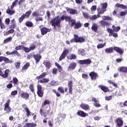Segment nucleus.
<instances>
[{"instance_id": "obj_1", "label": "nucleus", "mask_w": 127, "mask_h": 127, "mask_svg": "<svg viewBox=\"0 0 127 127\" xmlns=\"http://www.w3.org/2000/svg\"><path fill=\"white\" fill-rule=\"evenodd\" d=\"M64 19H65V21H68L69 23L72 19H71L70 16H64L63 15L62 17L57 16L51 21L52 26L55 30H57L60 27L61 20H64Z\"/></svg>"}, {"instance_id": "obj_2", "label": "nucleus", "mask_w": 127, "mask_h": 127, "mask_svg": "<svg viewBox=\"0 0 127 127\" xmlns=\"http://www.w3.org/2000/svg\"><path fill=\"white\" fill-rule=\"evenodd\" d=\"M108 4L107 3H103L100 4L97 8V11L98 14H103L105 11H106V8H107Z\"/></svg>"}, {"instance_id": "obj_3", "label": "nucleus", "mask_w": 127, "mask_h": 127, "mask_svg": "<svg viewBox=\"0 0 127 127\" xmlns=\"http://www.w3.org/2000/svg\"><path fill=\"white\" fill-rule=\"evenodd\" d=\"M9 104H10V100H8L4 104V111L7 114L10 113L11 111V108L9 107Z\"/></svg>"}, {"instance_id": "obj_4", "label": "nucleus", "mask_w": 127, "mask_h": 127, "mask_svg": "<svg viewBox=\"0 0 127 127\" xmlns=\"http://www.w3.org/2000/svg\"><path fill=\"white\" fill-rule=\"evenodd\" d=\"M115 123L116 124L117 127H122L124 125V121H123V119L121 118H118L116 119Z\"/></svg>"}, {"instance_id": "obj_5", "label": "nucleus", "mask_w": 127, "mask_h": 127, "mask_svg": "<svg viewBox=\"0 0 127 127\" xmlns=\"http://www.w3.org/2000/svg\"><path fill=\"white\" fill-rule=\"evenodd\" d=\"M91 61L90 59L79 60L77 62V63H79V64H80V65H84V64L85 65H89V64H91Z\"/></svg>"}, {"instance_id": "obj_6", "label": "nucleus", "mask_w": 127, "mask_h": 127, "mask_svg": "<svg viewBox=\"0 0 127 127\" xmlns=\"http://www.w3.org/2000/svg\"><path fill=\"white\" fill-rule=\"evenodd\" d=\"M37 94L39 97H42L43 96V91H42V87L41 85L38 84L37 85Z\"/></svg>"}, {"instance_id": "obj_7", "label": "nucleus", "mask_w": 127, "mask_h": 127, "mask_svg": "<svg viewBox=\"0 0 127 127\" xmlns=\"http://www.w3.org/2000/svg\"><path fill=\"white\" fill-rule=\"evenodd\" d=\"M69 52V51L68 50H64L62 55L60 56L59 58V61H62V60H63L66 57V55H67V54Z\"/></svg>"}, {"instance_id": "obj_8", "label": "nucleus", "mask_w": 127, "mask_h": 127, "mask_svg": "<svg viewBox=\"0 0 127 127\" xmlns=\"http://www.w3.org/2000/svg\"><path fill=\"white\" fill-rule=\"evenodd\" d=\"M8 73H9V69H6L4 74L1 71V69L0 70V76L3 77V78H7L8 77Z\"/></svg>"}, {"instance_id": "obj_9", "label": "nucleus", "mask_w": 127, "mask_h": 127, "mask_svg": "<svg viewBox=\"0 0 127 127\" xmlns=\"http://www.w3.org/2000/svg\"><path fill=\"white\" fill-rule=\"evenodd\" d=\"M76 64L75 63H70L67 68V71H72V70H74V69L76 68Z\"/></svg>"}, {"instance_id": "obj_10", "label": "nucleus", "mask_w": 127, "mask_h": 127, "mask_svg": "<svg viewBox=\"0 0 127 127\" xmlns=\"http://www.w3.org/2000/svg\"><path fill=\"white\" fill-rule=\"evenodd\" d=\"M80 107L81 109L84 110V111H90V107L88 104L82 103L80 104Z\"/></svg>"}, {"instance_id": "obj_11", "label": "nucleus", "mask_w": 127, "mask_h": 127, "mask_svg": "<svg viewBox=\"0 0 127 127\" xmlns=\"http://www.w3.org/2000/svg\"><path fill=\"white\" fill-rule=\"evenodd\" d=\"M33 57L37 64L40 61V59H41V56H40L39 54L34 55Z\"/></svg>"}, {"instance_id": "obj_12", "label": "nucleus", "mask_w": 127, "mask_h": 127, "mask_svg": "<svg viewBox=\"0 0 127 127\" xmlns=\"http://www.w3.org/2000/svg\"><path fill=\"white\" fill-rule=\"evenodd\" d=\"M75 39L76 40L77 43H78V42L79 43H82V42H84V41H85V39H84L83 37H79V36H78V35H76V37H75Z\"/></svg>"}, {"instance_id": "obj_13", "label": "nucleus", "mask_w": 127, "mask_h": 127, "mask_svg": "<svg viewBox=\"0 0 127 127\" xmlns=\"http://www.w3.org/2000/svg\"><path fill=\"white\" fill-rule=\"evenodd\" d=\"M20 97L23 99H24V100H27V99L29 98V94L26 92L22 93L20 94Z\"/></svg>"}, {"instance_id": "obj_14", "label": "nucleus", "mask_w": 127, "mask_h": 127, "mask_svg": "<svg viewBox=\"0 0 127 127\" xmlns=\"http://www.w3.org/2000/svg\"><path fill=\"white\" fill-rule=\"evenodd\" d=\"M89 76L91 77L92 80H96L97 77H98V74L94 72H91L89 73Z\"/></svg>"}, {"instance_id": "obj_15", "label": "nucleus", "mask_w": 127, "mask_h": 127, "mask_svg": "<svg viewBox=\"0 0 127 127\" xmlns=\"http://www.w3.org/2000/svg\"><path fill=\"white\" fill-rule=\"evenodd\" d=\"M77 114L78 116L82 117V118H85V117H87L88 116V114L84 112V111H78Z\"/></svg>"}, {"instance_id": "obj_16", "label": "nucleus", "mask_w": 127, "mask_h": 127, "mask_svg": "<svg viewBox=\"0 0 127 127\" xmlns=\"http://www.w3.org/2000/svg\"><path fill=\"white\" fill-rule=\"evenodd\" d=\"M41 34L42 35H44V34H46L47 32H50V29L47 28H43L41 30Z\"/></svg>"}, {"instance_id": "obj_17", "label": "nucleus", "mask_w": 127, "mask_h": 127, "mask_svg": "<svg viewBox=\"0 0 127 127\" xmlns=\"http://www.w3.org/2000/svg\"><path fill=\"white\" fill-rule=\"evenodd\" d=\"M114 49L115 51L117 52V53H119V54H123L124 53V50L118 47H115Z\"/></svg>"}, {"instance_id": "obj_18", "label": "nucleus", "mask_w": 127, "mask_h": 127, "mask_svg": "<svg viewBox=\"0 0 127 127\" xmlns=\"http://www.w3.org/2000/svg\"><path fill=\"white\" fill-rule=\"evenodd\" d=\"M99 23L101 24V25H102V26H107L108 25H110L109 22H107L105 20L100 21Z\"/></svg>"}, {"instance_id": "obj_19", "label": "nucleus", "mask_w": 127, "mask_h": 127, "mask_svg": "<svg viewBox=\"0 0 127 127\" xmlns=\"http://www.w3.org/2000/svg\"><path fill=\"white\" fill-rule=\"evenodd\" d=\"M77 53L79 55H81V56L86 55V51L83 49H78Z\"/></svg>"}, {"instance_id": "obj_20", "label": "nucleus", "mask_w": 127, "mask_h": 127, "mask_svg": "<svg viewBox=\"0 0 127 127\" xmlns=\"http://www.w3.org/2000/svg\"><path fill=\"white\" fill-rule=\"evenodd\" d=\"M44 64L45 66H46V68H48V69H49L50 67H51V63L49 61H45L44 62Z\"/></svg>"}, {"instance_id": "obj_21", "label": "nucleus", "mask_w": 127, "mask_h": 127, "mask_svg": "<svg viewBox=\"0 0 127 127\" xmlns=\"http://www.w3.org/2000/svg\"><path fill=\"white\" fill-rule=\"evenodd\" d=\"M99 88L101 89V90H103V92H109V88H108V87L104 86L103 85H99Z\"/></svg>"}, {"instance_id": "obj_22", "label": "nucleus", "mask_w": 127, "mask_h": 127, "mask_svg": "<svg viewBox=\"0 0 127 127\" xmlns=\"http://www.w3.org/2000/svg\"><path fill=\"white\" fill-rule=\"evenodd\" d=\"M36 126L37 125L35 123H26L24 126V127H36Z\"/></svg>"}, {"instance_id": "obj_23", "label": "nucleus", "mask_w": 127, "mask_h": 127, "mask_svg": "<svg viewBox=\"0 0 127 127\" xmlns=\"http://www.w3.org/2000/svg\"><path fill=\"white\" fill-rule=\"evenodd\" d=\"M25 110L26 111V116L27 118H28L29 116H33V115H34V114L31 113L29 109H28L27 108H25Z\"/></svg>"}, {"instance_id": "obj_24", "label": "nucleus", "mask_w": 127, "mask_h": 127, "mask_svg": "<svg viewBox=\"0 0 127 127\" xmlns=\"http://www.w3.org/2000/svg\"><path fill=\"white\" fill-rule=\"evenodd\" d=\"M67 11L70 14H75L77 13V10L73 9H67Z\"/></svg>"}, {"instance_id": "obj_25", "label": "nucleus", "mask_w": 127, "mask_h": 127, "mask_svg": "<svg viewBox=\"0 0 127 127\" xmlns=\"http://www.w3.org/2000/svg\"><path fill=\"white\" fill-rule=\"evenodd\" d=\"M116 6H117V7H120V8H123V9H127V6H126L123 4L117 3Z\"/></svg>"}, {"instance_id": "obj_26", "label": "nucleus", "mask_w": 127, "mask_h": 127, "mask_svg": "<svg viewBox=\"0 0 127 127\" xmlns=\"http://www.w3.org/2000/svg\"><path fill=\"white\" fill-rule=\"evenodd\" d=\"M30 66V64H29V63H27L24 65H23L22 69L24 71H26V70L28 69Z\"/></svg>"}, {"instance_id": "obj_27", "label": "nucleus", "mask_w": 127, "mask_h": 127, "mask_svg": "<svg viewBox=\"0 0 127 127\" xmlns=\"http://www.w3.org/2000/svg\"><path fill=\"white\" fill-rule=\"evenodd\" d=\"M81 26H82V24H81V22H77L75 23V25H74V29H78L80 28V27H81Z\"/></svg>"}, {"instance_id": "obj_28", "label": "nucleus", "mask_w": 127, "mask_h": 127, "mask_svg": "<svg viewBox=\"0 0 127 127\" xmlns=\"http://www.w3.org/2000/svg\"><path fill=\"white\" fill-rule=\"evenodd\" d=\"M113 51H114V48L113 47L107 48L105 50V52L106 53H113Z\"/></svg>"}, {"instance_id": "obj_29", "label": "nucleus", "mask_w": 127, "mask_h": 127, "mask_svg": "<svg viewBox=\"0 0 127 127\" xmlns=\"http://www.w3.org/2000/svg\"><path fill=\"white\" fill-rule=\"evenodd\" d=\"M91 29L93 30V31L96 32L98 29V25L97 24H93L91 27Z\"/></svg>"}, {"instance_id": "obj_30", "label": "nucleus", "mask_w": 127, "mask_h": 127, "mask_svg": "<svg viewBox=\"0 0 127 127\" xmlns=\"http://www.w3.org/2000/svg\"><path fill=\"white\" fill-rule=\"evenodd\" d=\"M46 76V72H43L40 75L36 77V79L37 80H39V79H42V78H44Z\"/></svg>"}, {"instance_id": "obj_31", "label": "nucleus", "mask_w": 127, "mask_h": 127, "mask_svg": "<svg viewBox=\"0 0 127 127\" xmlns=\"http://www.w3.org/2000/svg\"><path fill=\"white\" fill-rule=\"evenodd\" d=\"M102 18L103 19V20H113V18H112V17L107 16H102Z\"/></svg>"}, {"instance_id": "obj_32", "label": "nucleus", "mask_w": 127, "mask_h": 127, "mask_svg": "<svg viewBox=\"0 0 127 127\" xmlns=\"http://www.w3.org/2000/svg\"><path fill=\"white\" fill-rule=\"evenodd\" d=\"M55 65L57 66L59 72H62V70H63V68L58 63H55Z\"/></svg>"}, {"instance_id": "obj_33", "label": "nucleus", "mask_w": 127, "mask_h": 127, "mask_svg": "<svg viewBox=\"0 0 127 127\" xmlns=\"http://www.w3.org/2000/svg\"><path fill=\"white\" fill-rule=\"evenodd\" d=\"M15 12L13 10H10V9H7L6 10V13L9 14L10 15H12L13 13Z\"/></svg>"}, {"instance_id": "obj_34", "label": "nucleus", "mask_w": 127, "mask_h": 127, "mask_svg": "<svg viewBox=\"0 0 127 127\" xmlns=\"http://www.w3.org/2000/svg\"><path fill=\"white\" fill-rule=\"evenodd\" d=\"M39 83H48L49 82V79L48 78H43L42 80H40L38 81Z\"/></svg>"}, {"instance_id": "obj_35", "label": "nucleus", "mask_w": 127, "mask_h": 127, "mask_svg": "<svg viewBox=\"0 0 127 127\" xmlns=\"http://www.w3.org/2000/svg\"><path fill=\"white\" fill-rule=\"evenodd\" d=\"M106 46V43L104 44H99L97 46V48L98 49H101V48H104Z\"/></svg>"}, {"instance_id": "obj_36", "label": "nucleus", "mask_w": 127, "mask_h": 127, "mask_svg": "<svg viewBox=\"0 0 127 127\" xmlns=\"http://www.w3.org/2000/svg\"><path fill=\"white\" fill-rule=\"evenodd\" d=\"M112 28L114 29V31H115V32H118V31H119V30H121V27H120V26L115 27V25H113Z\"/></svg>"}, {"instance_id": "obj_37", "label": "nucleus", "mask_w": 127, "mask_h": 127, "mask_svg": "<svg viewBox=\"0 0 127 127\" xmlns=\"http://www.w3.org/2000/svg\"><path fill=\"white\" fill-rule=\"evenodd\" d=\"M11 40H12V38L11 37H9L7 38H6V39H5L3 41L4 43H7L8 42H10V41H11Z\"/></svg>"}, {"instance_id": "obj_38", "label": "nucleus", "mask_w": 127, "mask_h": 127, "mask_svg": "<svg viewBox=\"0 0 127 127\" xmlns=\"http://www.w3.org/2000/svg\"><path fill=\"white\" fill-rule=\"evenodd\" d=\"M89 18L91 20H96V19L98 18V16H97V15H93L92 16H89Z\"/></svg>"}, {"instance_id": "obj_39", "label": "nucleus", "mask_w": 127, "mask_h": 127, "mask_svg": "<svg viewBox=\"0 0 127 127\" xmlns=\"http://www.w3.org/2000/svg\"><path fill=\"white\" fill-rule=\"evenodd\" d=\"M23 50L26 53H28V52H30V51H31V50H30V48L27 47H23Z\"/></svg>"}, {"instance_id": "obj_40", "label": "nucleus", "mask_w": 127, "mask_h": 127, "mask_svg": "<svg viewBox=\"0 0 127 127\" xmlns=\"http://www.w3.org/2000/svg\"><path fill=\"white\" fill-rule=\"evenodd\" d=\"M50 85L51 86H57L58 85H59V83H58V81H52L50 82Z\"/></svg>"}, {"instance_id": "obj_41", "label": "nucleus", "mask_w": 127, "mask_h": 127, "mask_svg": "<svg viewBox=\"0 0 127 127\" xmlns=\"http://www.w3.org/2000/svg\"><path fill=\"white\" fill-rule=\"evenodd\" d=\"M30 14H31V10H30L29 11H27L25 15V18H28L30 15Z\"/></svg>"}, {"instance_id": "obj_42", "label": "nucleus", "mask_w": 127, "mask_h": 127, "mask_svg": "<svg viewBox=\"0 0 127 127\" xmlns=\"http://www.w3.org/2000/svg\"><path fill=\"white\" fill-rule=\"evenodd\" d=\"M5 63H12V61H11L7 58L4 57L3 61Z\"/></svg>"}, {"instance_id": "obj_43", "label": "nucleus", "mask_w": 127, "mask_h": 127, "mask_svg": "<svg viewBox=\"0 0 127 127\" xmlns=\"http://www.w3.org/2000/svg\"><path fill=\"white\" fill-rule=\"evenodd\" d=\"M11 54H12V55H13V54H15V55L18 56V57H20V55L19 54L18 52H17V51L16 50L11 52Z\"/></svg>"}, {"instance_id": "obj_44", "label": "nucleus", "mask_w": 127, "mask_h": 127, "mask_svg": "<svg viewBox=\"0 0 127 127\" xmlns=\"http://www.w3.org/2000/svg\"><path fill=\"white\" fill-rule=\"evenodd\" d=\"M24 46L22 45H20L18 46H16L15 48V50H23Z\"/></svg>"}, {"instance_id": "obj_45", "label": "nucleus", "mask_w": 127, "mask_h": 127, "mask_svg": "<svg viewBox=\"0 0 127 127\" xmlns=\"http://www.w3.org/2000/svg\"><path fill=\"white\" fill-rule=\"evenodd\" d=\"M13 83L14 85H17L18 84V79L16 77H13Z\"/></svg>"}, {"instance_id": "obj_46", "label": "nucleus", "mask_w": 127, "mask_h": 127, "mask_svg": "<svg viewBox=\"0 0 127 127\" xmlns=\"http://www.w3.org/2000/svg\"><path fill=\"white\" fill-rule=\"evenodd\" d=\"M69 24H71V26H74L76 24V21L74 19L70 20L69 23Z\"/></svg>"}, {"instance_id": "obj_47", "label": "nucleus", "mask_w": 127, "mask_h": 127, "mask_svg": "<svg viewBox=\"0 0 127 127\" xmlns=\"http://www.w3.org/2000/svg\"><path fill=\"white\" fill-rule=\"evenodd\" d=\"M77 37V35H74V38L70 40V42L71 43H74V42H75L76 43H77V40H76V37Z\"/></svg>"}, {"instance_id": "obj_48", "label": "nucleus", "mask_w": 127, "mask_h": 127, "mask_svg": "<svg viewBox=\"0 0 127 127\" xmlns=\"http://www.w3.org/2000/svg\"><path fill=\"white\" fill-rule=\"evenodd\" d=\"M18 1V0H15V1L12 3L11 6V9H13V7L16 5V3Z\"/></svg>"}, {"instance_id": "obj_49", "label": "nucleus", "mask_w": 127, "mask_h": 127, "mask_svg": "<svg viewBox=\"0 0 127 127\" xmlns=\"http://www.w3.org/2000/svg\"><path fill=\"white\" fill-rule=\"evenodd\" d=\"M24 18H25V15L23 14L21 16V17L19 18V22L20 23L22 22V21Z\"/></svg>"}, {"instance_id": "obj_50", "label": "nucleus", "mask_w": 127, "mask_h": 127, "mask_svg": "<svg viewBox=\"0 0 127 127\" xmlns=\"http://www.w3.org/2000/svg\"><path fill=\"white\" fill-rule=\"evenodd\" d=\"M108 83H109V84H111V85H112L116 88H117V87H118V84H117V83H116L114 82H112V81H111V80H108Z\"/></svg>"}, {"instance_id": "obj_51", "label": "nucleus", "mask_w": 127, "mask_h": 127, "mask_svg": "<svg viewBox=\"0 0 127 127\" xmlns=\"http://www.w3.org/2000/svg\"><path fill=\"white\" fill-rule=\"evenodd\" d=\"M32 15L33 16H35V17H38V16L39 15V13H38V12L35 11V12H33L32 13Z\"/></svg>"}, {"instance_id": "obj_52", "label": "nucleus", "mask_w": 127, "mask_h": 127, "mask_svg": "<svg viewBox=\"0 0 127 127\" xmlns=\"http://www.w3.org/2000/svg\"><path fill=\"white\" fill-rule=\"evenodd\" d=\"M58 91L60 92V93H62V94H64V88L62 87H59L58 89Z\"/></svg>"}, {"instance_id": "obj_53", "label": "nucleus", "mask_w": 127, "mask_h": 127, "mask_svg": "<svg viewBox=\"0 0 127 127\" xmlns=\"http://www.w3.org/2000/svg\"><path fill=\"white\" fill-rule=\"evenodd\" d=\"M82 15L84 16V18H89V15L87 12H82Z\"/></svg>"}, {"instance_id": "obj_54", "label": "nucleus", "mask_w": 127, "mask_h": 127, "mask_svg": "<svg viewBox=\"0 0 127 127\" xmlns=\"http://www.w3.org/2000/svg\"><path fill=\"white\" fill-rule=\"evenodd\" d=\"M11 24L13 28H15L16 26V24H15V20L14 19L11 20Z\"/></svg>"}, {"instance_id": "obj_55", "label": "nucleus", "mask_w": 127, "mask_h": 127, "mask_svg": "<svg viewBox=\"0 0 127 127\" xmlns=\"http://www.w3.org/2000/svg\"><path fill=\"white\" fill-rule=\"evenodd\" d=\"M35 20H36V21H43V18L41 17H37L35 18Z\"/></svg>"}, {"instance_id": "obj_56", "label": "nucleus", "mask_w": 127, "mask_h": 127, "mask_svg": "<svg viewBox=\"0 0 127 127\" xmlns=\"http://www.w3.org/2000/svg\"><path fill=\"white\" fill-rule=\"evenodd\" d=\"M15 66L16 69H19V68H20V63H19V62L15 63Z\"/></svg>"}, {"instance_id": "obj_57", "label": "nucleus", "mask_w": 127, "mask_h": 127, "mask_svg": "<svg viewBox=\"0 0 127 127\" xmlns=\"http://www.w3.org/2000/svg\"><path fill=\"white\" fill-rule=\"evenodd\" d=\"M46 105H49V101L46 100L44 103L42 105V107L43 108L45 106H46Z\"/></svg>"}, {"instance_id": "obj_58", "label": "nucleus", "mask_w": 127, "mask_h": 127, "mask_svg": "<svg viewBox=\"0 0 127 127\" xmlns=\"http://www.w3.org/2000/svg\"><path fill=\"white\" fill-rule=\"evenodd\" d=\"M9 22H10V19L9 18H7L5 19V23L6 25H9Z\"/></svg>"}, {"instance_id": "obj_59", "label": "nucleus", "mask_w": 127, "mask_h": 127, "mask_svg": "<svg viewBox=\"0 0 127 127\" xmlns=\"http://www.w3.org/2000/svg\"><path fill=\"white\" fill-rule=\"evenodd\" d=\"M127 13V10H126L125 11H121L120 12V15L121 16H125L126 14Z\"/></svg>"}, {"instance_id": "obj_60", "label": "nucleus", "mask_w": 127, "mask_h": 127, "mask_svg": "<svg viewBox=\"0 0 127 127\" xmlns=\"http://www.w3.org/2000/svg\"><path fill=\"white\" fill-rule=\"evenodd\" d=\"M16 95H17V90H14L11 92V96H16Z\"/></svg>"}, {"instance_id": "obj_61", "label": "nucleus", "mask_w": 127, "mask_h": 127, "mask_svg": "<svg viewBox=\"0 0 127 127\" xmlns=\"http://www.w3.org/2000/svg\"><path fill=\"white\" fill-rule=\"evenodd\" d=\"M29 89L33 93L34 92V89L33 88V84H30L29 85Z\"/></svg>"}, {"instance_id": "obj_62", "label": "nucleus", "mask_w": 127, "mask_h": 127, "mask_svg": "<svg viewBox=\"0 0 127 127\" xmlns=\"http://www.w3.org/2000/svg\"><path fill=\"white\" fill-rule=\"evenodd\" d=\"M96 9H97V6L96 5H93L91 8V11H95Z\"/></svg>"}, {"instance_id": "obj_63", "label": "nucleus", "mask_w": 127, "mask_h": 127, "mask_svg": "<svg viewBox=\"0 0 127 127\" xmlns=\"http://www.w3.org/2000/svg\"><path fill=\"white\" fill-rule=\"evenodd\" d=\"M0 27L1 29H4V28H5V25L4 23H1V24H0Z\"/></svg>"}, {"instance_id": "obj_64", "label": "nucleus", "mask_w": 127, "mask_h": 127, "mask_svg": "<svg viewBox=\"0 0 127 127\" xmlns=\"http://www.w3.org/2000/svg\"><path fill=\"white\" fill-rule=\"evenodd\" d=\"M26 26L31 27L32 26V23L31 22H26L25 23Z\"/></svg>"}]
</instances>
